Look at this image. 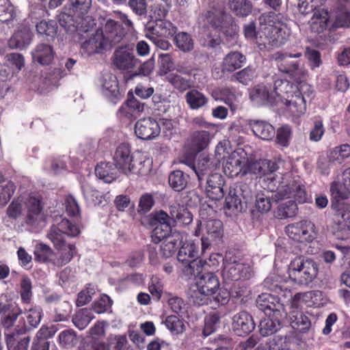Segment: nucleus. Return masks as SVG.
I'll return each mask as SVG.
<instances>
[{"label": "nucleus", "mask_w": 350, "mask_h": 350, "mask_svg": "<svg viewBox=\"0 0 350 350\" xmlns=\"http://www.w3.org/2000/svg\"><path fill=\"white\" fill-rule=\"evenodd\" d=\"M301 56V53L292 54L278 52L273 55V58L278 62L281 72L289 74L297 82L299 81L297 86H294L287 80L275 81V93L294 118H299L304 114L306 111V97H310L313 92L312 88L309 84L301 82L306 77V70L297 62H288L286 60L287 57L298 58Z\"/></svg>", "instance_id": "nucleus-1"}, {"label": "nucleus", "mask_w": 350, "mask_h": 350, "mask_svg": "<svg viewBox=\"0 0 350 350\" xmlns=\"http://www.w3.org/2000/svg\"><path fill=\"white\" fill-rule=\"evenodd\" d=\"M288 278L271 273L265 281L267 286L271 291L278 292L287 290V286L282 283L291 282L302 286H308L318 276L319 265L311 258L297 257L292 260L287 269Z\"/></svg>", "instance_id": "nucleus-2"}, {"label": "nucleus", "mask_w": 350, "mask_h": 350, "mask_svg": "<svg viewBox=\"0 0 350 350\" xmlns=\"http://www.w3.org/2000/svg\"><path fill=\"white\" fill-rule=\"evenodd\" d=\"M265 176L262 187L271 192H276L273 196L275 201L280 202L293 196L299 203L308 202V197L304 186L293 176L292 172H278L276 174L269 172Z\"/></svg>", "instance_id": "nucleus-3"}, {"label": "nucleus", "mask_w": 350, "mask_h": 350, "mask_svg": "<svg viewBox=\"0 0 350 350\" xmlns=\"http://www.w3.org/2000/svg\"><path fill=\"white\" fill-rule=\"evenodd\" d=\"M191 285L189 299L195 305L204 306L209 303L212 297L218 304L224 305L229 300V293L220 288L219 277L211 271L194 276Z\"/></svg>", "instance_id": "nucleus-4"}, {"label": "nucleus", "mask_w": 350, "mask_h": 350, "mask_svg": "<svg viewBox=\"0 0 350 350\" xmlns=\"http://www.w3.org/2000/svg\"><path fill=\"white\" fill-rule=\"evenodd\" d=\"M59 219V221L57 219V224H53L48 233L49 239L58 250V256L55 255L54 260V265L58 267L68 263L77 253L75 245L64 243V235L75 237L80 232L79 227L67 219L60 217Z\"/></svg>", "instance_id": "nucleus-5"}, {"label": "nucleus", "mask_w": 350, "mask_h": 350, "mask_svg": "<svg viewBox=\"0 0 350 350\" xmlns=\"http://www.w3.org/2000/svg\"><path fill=\"white\" fill-rule=\"evenodd\" d=\"M230 17L224 12V5L219 0L210 5V10L202 13L199 18L201 35L208 38L204 45L213 47L219 44V36Z\"/></svg>", "instance_id": "nucleus-6"}, {"label": "nucleus", "mask_w": 350, "mask_h": 350, "mask_svg": "<svg viewBox=\"0 0 350 350\" xmlns=\"http://www.w3.org/2000/svg\"><path fill=\"white\" fill-rule=\"evenodd\" d=\"M25 208L27 209L26 224L34 230L42 228L45 226V215L41 200L38 197L29 196L25 201L20 198L14 200L7 209L8 215L17 218L21 215Z\"/></svg>", "instance_id": "nucleus-7"}, {"label": "nucleus", "mask_w": 350, "mask_h": 350, "mask_svg": "<svg viewBox=\"0 0 350 350\" xmlns=\"http://www.w3.org/2000/svg\"><path fill=\"white\" fill-rule=\"evenodd\" d=\"M204 210H200V215L202 221L198 225L195 230L194 234L196 237L200 236L202 233L201 238V250L202 254L208 250L212 245H219L224 236L223 224L219 219L206 220L204 218Z\"/></svg>", "instance_id": "nucleus-8"}, {"label": "nucleus", "mask_w": 350, "mask_h": 350, "mask_svg": "<svg viewBox=\"0 0 350 350\" xmlns=\"http://www.w3.org/2000/svg\"><path fill=\"white\" fill-rule=\"evenodd\" d=\"M177 259L183 265V272L187 276H197L202 268L201 258H199L198 245L192 240L186 241L181 245Z\"/></svg>", "instance_id": "nucleus-9"}, {"label": "nucleus", "mask_w": 350, "mask_h": 350, "mask_svg": "<svg viewBox=\"0 0 350 350\" xmlns=\"http://www.w3.org/2000/svg\"><path fill=\"white\" fill-rule=\"evenodd\" d=\"M226 142H219L215 148V156L201 154L196 161L191 165L199 181H201L206 174L213 173L219 167L221 155L225 152Z\"/></svg>", "instance_id": "nucleus-10"}, {"label": "nucleus", "mask_w": 350, "mask_h": 350, "mask_svg": "<svg viewBox=\"0 0 350 350\" xmlns=\"http://www.w3.org/2000/svg\"><path fill=\"white\" fill-rule=\"evenodd\" d=\"M253 269L248 263L232 260L225 258L222 270V278L225 283L249 280L253 275Z\"/></svg>", "instance_id": "nucleus-11"}, {"label": "nucleus", "mask_w": 350, "mask_h": 350, "mask_svg": "<svg viewBox=\"0 0 350 350\" xmlns=\"http://www.w3.org/2000/svg\"><path fill=\"white\" fill-rule=\"evenodd\" d=\"M225 153L226 151L221 155V159H224L223 169L225 174L230 177L237 176L239 174L245 175L247 152L242 148H237L228 156H226Z\"/></svg>", "instance_id": "nucleus-12"}, {"label": "nucleus", "mask_w": 350, "mask_h": 350, "mask_svg": "<svg viewBox=\"0 0 350 350\" xmlns=\"http://www.w3.org/2000/svg\"><path fill=\"white\" fill-rule=\"evenodd\" d=\"M286 19L281 14H275L269 21L268 31L272 35H265L267 38L269 44L277 45L282 44L289 36V29L286 23Z\"/></svg>", "instance_id": "nucleus-13"}, {"label": "nucleus", "mask_w": 350, "mask_h": 350, "mask_svg": "<svg viewBox=\"0 0 350 350\" xmlns=\"http://www.w3.org/2000/svg\"><path fill=\"white\" fill-rule=\"evenodd\" d=\"M314 224L310 221H301L286 227L288 237L295 241L310 242L314 239Z\"/></svg>", "instance_id": "nucleus-14"}, {"label": "nucleus", "mask_w": 350, "mask_h": 350, "mask_svg": "<svg viewBox=\"0 0 350 350\" xmlns=\"http://www.w3.org/2000/svg\"><path fill=\"white\" fill-rule=\"evenodd\" d=\"M327 301L324 293L321 291H310L296 293L292 301L293 308L306 307H320Z\"/></svg>", "instance_id": "nucleus-15"}, {"label": "nucleus", "mask_w": 350, "mask_h": 350, "mask_svg": "<svg viewBox=\"0 0 350 350\" xmlns=\"http://www.w3.org/2000/svg\"><path fill=\"white\" fill-rule=\"evenodd\" d=\"M98 31L103 34V40L109 49L119 43L125 35L124 28L116 21L107 19Z\"/></svg>", "instance_id": "nucleus-16"}, {"label": "nucleus", "mask_w": 350, "mask_h": 350, "mask_svg": "<svg viewBox=\"0 0 350 350\" xmlns=\"http://www.w3.org/2000/svg\"><path fill=\"white\" fill-rule=\"evenodd\" d=\"M160 133L159 124L154 118H142L135 123V133L141 139H153L158 137Z\"/></svg>", "instance_id": "nucleus-17"}, {"label": "nucleus", "mask_w": 350, "mask_h": 350, "mask_svg": "<svg viewBox=\"0 0 350 350\" xmlns=\"http://www.w3.org/2000/svg\"><path fill=\"white\" fill-rule=\"evenodd\" d=\"M135 152H131V146L125 143L119 144L113 154L116 167L124 174L130 172V165L133 162Z\"/></svg>", "instance_id": "nucleus-18"}, {"label": "nucleus", "mask_w": 350, "mask_h": 350, "mask_svg": "<svg viewBox=\"0 0 350 350\" xmlns=\"http://www.w3.org/2000/svg\"><path fill=\"white\" fill-rule=\"evenodd\" d=\"M257 307L264 312L265 315L273 314V317L281 316L283 305L279 299L270 293H263L256 299Z\"/></svg>", "instance_id": "nucleus-19"}, {"label": "nucleus", "mask_w": 350, "mask_h": 350, "mask_svg": "<svg viewBox=\"0 0 350 350\" xmlns=\"http://www.w3.org/2000/svg\"><path fill=\"white\" fill-rule=\"evenodd\" d=\"M131 170L127 176L135 174L139 176H147L152 169V159L146 152H135L133 162L130 165Z\"/></svg>", "instance_id": "nucleus-20"}, {"label": "nucleus", "mask_w": 350, "mask_h": 350, "mask_svg": "<svg viewBox=\"0 0 350 350\" xmlns=\"http://www.w3.org/2000/svg\"><path fill=\"white\" fill-rule=\"evenodd\" d=\"M98 85L101 93L111 102L116 103L120 97L116 77L110 72L103 73L99 79Z\"/></svg>", "instance_id": "nucleus-21"}, {"label": "nucleus", "mask_w": 350, "mask_h": 350, "mask_svg": "<svg viewBox=\"0 0 350 350\" xmlns=\"http://www.w3.org/2000/svg\"><path fill=\"white\" fill-rule=\"evenodd\" d=\"M233 332L239 336H245L252 332L255 328L252 317L246 312H239L232 319Z\"/></svg>", "instance_id": "nucleus-22"}, {"label": "nucleus", "mask_w": 350, "mask_h": 350, "mask_svg": "<svg viewBox=\"0 0 350 350\" xmlns=\"http://www.w3.org/2000/svg\"><path fill=\"white\" fill-rule=\"evenodd\" d=\"M98 30L88 39L81 42V52L83 55L90 56L96 53H101L109 49L103 37Z\"/></svg>", "instance_id": "nucleus-23"}, {"label": "nucleus", "mask_w": 350, "mask_h": 350, "mask_svg": "<svg viewBox=\"0 0 350 350\" xmlns=\"http://www.w3.org/2000/svg\"><path fill=\"white\" fill-rule=\"evenodd\" d=\"M330 193L336 201L346 200L350 197V167L342 172L341 180L331 184Z\"/></svg>", "instance_id": "nucleus-24"}, {"label": "nucleus", "mask_w": 350, "mask_h": 350, "mask_svg": "<svg viewBox=\"0 0 350 350\" xmlns=\"http://www.w3.org/2000/svg\"><path fill=\"white\" fill-rule=\"evenodd\" d=\"M250 96L251 100L258 105H275L281 102V99L275 93V87L273 91L269 92L266 86L258 85L251 90Z\"/></svg>", "instance_id": "nucleus-25"}, {"label": "nucleus", "mask_w": 350, "mask_h": 350, "mask_svg": "<svg viewBox=\"0 0 350 350\" xmlns=\"http://www.w3.org/2000/svg\"><path fill=\"white\" fill-rule=\"evenodd\" d=\"M278 167L277 164L273 161L268 159L254 161L247 157L245 174H253L262 176H265L269 172H274Z\"/></svg>", "instance_id": "nucleus-26"}, {"label": "nucleus", "mask_w": 350, "mask_h": 350, "mask_svg": "<svg viewBox=\"0 0 350 350\" xmlns=\"http://www.w3.org/2000/svg\"><path fill=\"white\" fill-rule=\"evenodd\" d=\"M146 33L158 37L169 38L173 36L177 30L170 21L165 19L158 21H148L146 26Z\"/></svg>", "instance_id": "nucleus-27"}, {"label": "nucleus", "mask_w": 350, "mask_h": 350, "mask_svg": "<svg viewBox=\"0 0 350 350\" xmlns=\"http://www.w3.org/2000/svg\"><path fill=\"white\" fill-rule=\"evenodd\" d=\"M224 179L219 173H212L208 175L206 183L205 192L207 196L214 200H218L224 196L223 186Z\"/></svg>", "instance_id": "nucleus-28"}, {"label": "nucleus", "mask_w": 350, "mask_h": 350, "mask_svg": "<svg viewBox=\"0 0 350 350\" xmlns=\"http://www.w3.org/2000/svg\"><path fill=\"white\" fill-rule=\"evenodd\" d=\"M133 49L128 46L120 47L114 52L113 64L119 69L126 70L135 66Z\"/></svg>", "instance_id": "nucleus-29"}, {"label": "nucleus", "mask_w": 350, "mask_h": 350, "mask_svg": "<svg viewBox=\"0 0 350 350\" xmlns=\"http://www.w3.org/2000/svg\"><path fill=\"white\" fill-rule=\"evenodd\" d=\"M42 310L39 306H33L23 313L22 317L23 324L16 325L14 331L18 333H23L27 329L36 327L40 323Z\"/></svg>", "instance_id": "nucleus-30"}, {"label": "nucleus", "mask_w": 350, "mask_h": 350, "mask_svg": "<svg viewBox=\"0 0 350 350\" xmlns=\"http://www.w3.org/2000/svg\"><path fill=\"white\" fill-rule=\"evenodd\" d=\"M33 33L29 27H23L18 29L8 42L11 49H25L32 40Z\"/></svg>", "instance_id": "nucleus-31"}, {"label": "nucleus", "mask_w": 350, "mask_h": 350, "mask_svg": "<svg viewBox=\"0 0 350 350\" xmlns=\"http://www.w3.org/2000/svg\"><path fill=\"white\" fill-rule=\"evenodd\" d=\"M303 308H293L291 306L289 319L291 327L299 332H306L310 327V321L307 316L302 312Z\"/></svg>", "instance_id": "nucleus-32"}, {"label": "nucleus", "mask_w": 350, "mask_h": 350, "mask_svg": "<svg viewBox=\"0 0 350 350\" xmlns=\"http://www.w3.org/2000/svg\"><path fill=\"white\" fill-rule=\"evenodd\" d=\"M248 124L254 134L263 140L271 139L274 136L275 129L273 126L265 121L249 120Z\"/></svg>", "instance_id": "nucleus-33"}, {"label": "nucleus", "mask_w": 350, "mask_h": 350, "mask_svg": "<svg viewBox=\"0 0 350 350\" xmlns=\"http://www.w3.org/2000/svg\"><path fill=\"white\" fill-rule=\"evenodd\" d=\"M211 133L206 131H197L192 133L189 139V146L192 150L200 152L206 149L212 139Z\"/></svg>", "instance_id": "nucleus-34"}, {"label": "nucleus", "mask_w": 350, "mask_h": 350, "mask_svg": "<svg viewBox=\"0 0 350 350\" xmlns=\"http://www.w3.org/2000/svg\"><path fill=\"white\" fill-rule=\"evenodd\" d=\"M329 27H332V25H330L328 12L323 9L315 11L310 21L312 31L321 33Z\"/></svg>", "instance_id": "nucleus-35"}, {"label": "nucleus", "mask_w": 350, "mask_h": 350, "mask_svg": "<svg viewBox=\"0 0 350 350\" xmlns=\"http://www.w3.org/2000/svg\"><path fill=\"white\" fill-rule=\"evenodd\" d=\"M212 95L215 100L224 101L232 109L236 107V103L238 102L239 98L241 96L240 92L228 88L217 89L213 92Z\"/></svg>", "instance_id": "nucleus-36"}, {"label": "nucleus", "mask_w": 350, "mask_h": 350, "mask_svg": "<svg viewBox=\"0 0 350 350\" xmlns=\"http://www.w3.org/2000/svg\"><path fill=\"white\" fill-rule=\"evenodd\" d=\"M183 239L182 234L177 231H174L169 237L163 241L161 245V252L166 258L174 255L176 251L177 246Z\"/></svg>", "instance_id": "nucleus-37"}, {"label": "nucleus", "mask_w": 350, "mask_h": 350, "mask_svg": "<svg viewBox=\"0 0 350 350\" xmlns=\"http://www.w3.org/2000/svg\"><path fill=\"white\" fill-rule=\"evenodd\" d=\"M33 61L37 62L41 65L49 64L54 56L53 49L51 46L46 44H40L31 52Z\"/></svg>", "instance_id": "nucleus-38"}, {"label": "nucleus", "mask_w": 350, "mask_h": 350, "mask_svg": "<svg viewBox=\"0 0 350 350\" xmlns=\"http://www.w3.org/2000/svg\"><path fill=\"white\" fill-rule=\"evenodd\" d=\"M170 213L173 221L181 225H188L193 220L191 213L184 206L176 202L170 206Z\"/></svg>", "instance_id": "nucleus-39"}, {"label": "nucleus", "mask_w": 350, "mask_h": 350, "mask_svg": "<svg viewBox=\"0 0 350 350\" xmlns=\"http://www.w3.org/2000/svg\"><path fill=\"white\" fill-rule=\"evenodd\" d=\"M282 318V314L279 317H273V314L267 315L260 322V334L265 337L276 332L280 328V319Z\"/></svg>", "instance_id": "nucleus-40"}, {"label": "nucleus", "mask_w": 350, "mask_h": 350, "mask_svg": "<svg viewBox=\"0 0 350 350\" xmlns=\"http://www.w3.org/2000/svg\"><path fill=\"white\" fill-rule=\"evenodd\" d=\"M144 111V103H140L135 98H131L120 108L119 113L129 118L138 117Z\"/></svg>", "instance_id": "nucleus-41"}, {"label": "nucleus", "mask_w": 350, "mask_h": 350, "mask_svg": "<svg viewBox=\"0 0 350 350\" xmlns=\"http://www.w3.org/2000/svg\"><path fill=\"white\" fill-rule=\"evenodd\" d=\"M19 334L16 332V333L15 332H9V331L5 333L8 350H27L29 339L28 337L19 338Z\"/></svg>", "instance_id": "nucleus-42"}, {"label": "nucleus", "mask_w": 350, "mask_h": 350, "mask_svg": "<svg viewBox=\"0 0 350 350\" xmlns=\"http://www.w3.org/2000/svg\"><path fill=\"white\" fill-rule=\"evenodd\" d=\"M185 98L189 108L194 110L202 108L208 103V98L202 92L195 89L188 91Z\"/></svg>", "instance_id": "nucleus-43"}, {"label": "nucleus", "mask_w": 350, "mask_h": 350, "mask_svg": "<svg viewBox=\"0 0 350 350\" xmlns=\"http://www.w3.org/2000/svg\"><path fill=\"white\" fill-rule=\"evenodd\" d=\"M245 62V56L238 51L228 53L224 58L223 70L232 72L241 68Z\"/></svg>", "instance_id": "nucleus-44"}, {"label": "nucleus", "mask_w": 350, "mask_h": 350, "mask_svg": "<svg viewBox=\"0 0 350 350\" xmlns=\"http://www.w3.org/2000/svg\"><path fill=\"white\" fill-rule=\"evenodd\" d=\"M14 184L0 174V206H5L14 193Z\"/></svg>", "instance_id": "nucleus-45"}, {"label": "nucleus", "mask_w": 350, "mask_h": 350, "mask_svg": "<svg viewBox=\"0 0 350 350\" xmlns=\"http://www.w3.org/2000/svg\"><path fill=\"white\" fill-rule=\"evenodd\" d=\"M96 176L105 183H110L116 178V170L109 162L98 164L95 168Z\"/></svg>", "instance_id": "nucleus-46"}, {"label": "nucleus", "mask_w": 350, "mask_h": 350, "mask_svg": "<svg viewBox=\"0 0 350 350\" xmlns=\"http://www.w3.org/2000/svg\"><path fill=\"white\" fill-rule=\"evenodd\" d=\"M94 319V316L90 309L83 308L75 313L72 317V322L78 329H83Z\"/></svg>", "instance_id": "nucleus-47"}, {"label": "nucleus", "mask_w": 350, "mask_h": 350, "mask_svg": "<svg viewBox=\"0 0 350 350\" xmlns=\"http://www.w3.org/2000/svg\"><path fill=\"white\" fill-rule=\"evenodd\" d=\"M167 329L172 334H180L186 329V326L183 319L176 315H170L166 317L163 321Z\"/></svg>", "instance_id": "nucleus-48"}, {"label": "nucleus", "mask_w": 350, "mask_h": 350, "mask_svg": "<svg viewBox=\"0 0 350 350\" xmlns=\"http://www.w3.org/2000/svg\"><path fill=\"white\" fill-rule=\"evenodd\" d=\"M333 18L332 27H350V14L346 8H337L333 13Z\"/></svg>", "instance_id": "nucleus-49"}, {"label": "nucleus", "mask_w": 350, "mask_h": 350, "mask_svg": "<svg viewBox=\"0 0 350 350\" xmlns=\"http://www.w3.org/2000/svg\"><path fill=\"white\" fill-rule=\"evenodd\" d=\"M35 259L40 262H50L54 265L55 254L46 245L38 243L34 250Z\"/></svg>", "instance_id": "nucleus-50"}, {"label": "nucleus", "mask_w": 350, "mask_h": 350, "mask_svg": "<svg viewBox=\"0 0 350 350\" xmlns=\"http://www.w3.org/2000/svg\"><path fill=\"white\" fill-rule=\"evenodd\" d=\"M165 79L179 92H185L191 87V81L176 73H169Z\"/></svg>", "instance_id": "nucleus-51"}, {"label": "nucleus", "mask_w": 350, "mask_h": 350, "mask_svg": "<svg viewBox=\"0 0 350 350\" xmlns=\"http://www.w3.org/2000/svg\"><path fill=\"white\" fill-rule=\"evenodd\" d=\"M271 202L270 197L263 192H258L256 194L254 211L260 213H268L271 208Z\"/></svg>", "instance_id": "nucleus-52"}, {"label": "nucleus", "mask_w": 350, "mask_h": 350, "mask_svg": "<svg viewBox=\"0 0 350 350\" xmlns=\"http://www.w3.org/2000/svg\"><path fill=\"white\" fill-rule=\"evenodd\" d=\"M16 16L14 5L9 0H0V21L8 23Z\"/></svg>", "instance_id": "nucleus-53"}, {"label": "nucleus", "mask_w": 350, "mask_h": 350, "mask_svg": "<svg viewBox=\"0 0 350 350\" xmlns=\"http://www.w3.org/2000/svg\"><path fill=\"white\" fill-rule=\"evenodd\" d=\"M176 46L183 52H188L193 48V40L191 36L187 32H179L174 37Z\"/></svg>", "instance_id": "nucleus-54"}, {"label": "nucleus", "mask_w": 350, "mask_h": 350, "mask_svg": "<svg viewBox=\"0 0 350 350\" xmlns=\"http://www.w3.org/2000/svg\"><path fill=\"white\" fill-rule=\"evenodd\" d=\"M224 208L232 213L239 212L241 210V202L237 191L234 189H230L225 199Z\"/></svg>", "instance_id": "nucleus-55"}, {"label": "nucleus", "mask_w": 350, "mask_h": 350, "mask_svg": "<svg viewBox=\"0 0 350 350\" xmlns=\"http://www.w3.org/2000/svg\"><path fill=\"white\" fill-rule=\"evenodd\" d=\"M292 135V127L288 124H284L278 128L276 131V143L282 147H288Z\"/></svg>", "instance_id": "nucleus-56"}, {"label": "nucleus", "mask_w": 350, "mask_h": 350, "mask_svg": "<svg viewBox=\"0 0 350 350\" xmlns=\"http://www.w3.org/2000/svg\"><path fill=\"white\" fill-rule=\"evenodd\" d=\"M229 7L239 16H246L251 12V5L247 0H230Z\"/></svg>", "instance_id": "nucleus-57"}, {"label": "nucleus", "mask_w": 350, "mask_h": 350, "mask_svg": "<svg viewBox=\"0 0 350 350\" xmlns=\"http://www.w3.org/2000/svg\"><path fill=\"white\" fill-rule=\"evenodd\" d=\"M81 189L84 198L88 202L94 205H99L102 204L104 198L98 191L94 190L88 184L82 185Z\"/></svg>", "instance_id": "nucleus-58"}, {"label": "nucleus", "mask_w": 350, "mask_h": 350, "mask_svg": "<svg viewBox=\"0 0 350 350\" xmlns=\"http://www.w3.org/2000/svg\"><path fill=\"white\" fill-rule=\"evenodd\" d=\"M286 199L289 200L288 204H282L278 208L277 216L280 219L293 217L297 209L295 202L299 203L293 196L289 198H284V200Z\"/></svg>", "instance_id": "nucleus-59"}, {"label": "nucleus", "mask_w": 350, "mask_h": 350, "mask_svg": "<svg viewBox=\"0 0 350 350\" xmlns=\"http://www.w3.org/2000/svg\"><path fill=\"white\" fill-rule=\"evenodd\" d=\"M169 184L175 191H182L187 185V178L182 171H174L169 176Z\"/></svg>", "instance_id": "nucleus-60"}, {"label": "nucleus", "mask_w": 350, "mask_h": 350, "mask_svg": "<svg viewBox=\"0 0 350 350\" xmlns=\"http://www.w3.org/2000/svg\"><path fill=\"white\" fill-rule=\"evenodd\" d=\"M5 62L10 66L15 75L25 66L24 57L16 53L7 54L5 56Z\"/></svg>", "instance_id": "nucleus-61"}, {"label": "nucleus", "mask_w": 350, "mask_h": 350, "mask_svg": "<svg viewBox=\"0 0 350 350\" xmlns=\"http://www.w3.org/2000/svg\"><path fill=\"white\" fill-rule=\"evenodd\" d=\"M58 339L59 345L66 349L74 347L77 342L76 334L71 329H66L60 332Z\"/></svg>", "instance_id": "nucleus-62"}, {"label": "nucleus", "mask_w": 350, "mask_h": 350, "mask_svg": "<svg viewBox=\"0 0 350 350\" xmlns=\"http://www.w3.org/2000/svg\"><path fill=\"white\" fill-rule=\"evenodd\" d=\"M330 159L337 161L339 163L342 162L350 157V145L344 144L335 147L330 152Z\"/></svg>", "instance_id": "nucleus-63"}, {"label": "nucleus", "mask_w": 350, "mask_h": 350, "mask_svg": "<svg viewBox=\"0 0 350 350\" xmlns=\"http://www.w3.org/2000/svg\"><path fill=\"white\" fill-rule=\"evenodd\" d=\"M337 217L338 230L342 232L350 231V209L347 208L340 210Z\"/></svg>", "instance_id": "nucleus-64"}]
</instances>
